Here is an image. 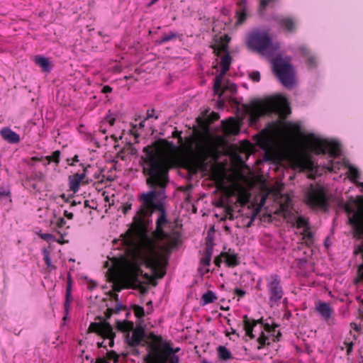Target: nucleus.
Returning <instances> with one entry per match:
<instances>
[{"instance_id": "1", "label": "nucleus", "mask_w": 363, "mask_h": 363, "mask_svg": "<svg viewBox=\"0 0 363 363\" xmlns=\"http://www.w3.org/2000/svg\"><path fill=\"white\" fill-rule=\"evenodd\" d=\"M172 245L171 235L163 228H155L152 238L145 235L140 242V259L157 278H163L166 274Z\"/></svg>"}, {"instance_id": "2", "label": "nucleus", "mask_w": 363, "mask_h": 363, "mask_svg": "<svg viewBox=\"0 0 363 363\" xmlns=\"http://www.w3.org/2000/svg\"><path fill=\"white\" fill-rule=\"evenodd\" d=\"M143 152L145 156L141 158L144 163L143 172L147 176V184L153 189H165L169 183L170 160L159 152L157 147L146 146Z\"/></svg>"}, {"instance_id": "3", "label": "nucleus", "mask_w": 363, "mask_h": 363, "mask_svg": "<svg viewBox=\"0 0 363 363\" xmlns=\"http://www.w3.org/2000/svg\"><path fill=\"white\" fill-rule=\"evenodd\" d=\"M186 143L190 153L182 157V167L192 174L206 170V160L215 156L213 140H207L201 132L196 131L195 135L186 138Z\"/></svg>"}, {"instance_id": "4", "label": "nucleus", "mask_w": 363, "mask_h": 363, "mask_svg": "<svg viewBox=\"0 0 363 363\" xmlns=\"http://www.w3.org/2000/svg\"><path fill=\"white\" fill-rule=\"evenodd\" d=\"M155 197L156 193L153 191L143 194L141 196L140 199L142 201V205L133 217V223L130 228L120 236L121 243L124 247H133L135 244V237L146 233L148 226V220L147 218L151 216L156 208L154 202Z\"/></svg>"}, {"instance_id": "5", "label": "nucleus", "mask_w": 363, "mask_h": 363, "mask_svg": "<svg viewBox=\"0 0 363 363\" xmlns=\"http://www.w3.org/2000/svg\"><path fill=\"white\" fill-rule=\"evenodd\" d=\"M245 111L250 114L252 120L257 121L261 116L268 113H278L284 118L291 111L287 99L282 96H278L265 101H253L250 104L244 106Z\"/></svg>"}, {"instance_id": "6", "label": "nucleus", "mask_w": 363, "mask_h": 363, "mask_svg": "<svg viewBox=\"0 0 363 363\" xmlns=\"http://www.w3.org/2000/svg\"><path fill=\"white\" fill-rule=\"evenodd\" d=\"M303 140L311 151L315 155L328 154L332 157H336L340 152L338 143L320 138L313 133L303 135Z\"/></svg>"}, {"instance_id": "7", "label": "nucleus", "mask_w": 363, "mask_h": 363, "mask_svg": "<svg viewBox=\"0 0 363 363\" xmlns=\"http://www.w3.org/2000/svg\"><path fill=\"white\" fill-rule=\"evenodd\" d=\"M179 347L172 348L169 345L163 349L158 345H152L150 351L144 358L145 363H179V358L176 355Z\"/></svg>"}, {"instance_id": "8", "label": "nucleus", "mask_w": 363, "mask_h": 363, "mask_svg": "<svg viewBox=\"0 0 363 363\" xmlns=\"http://www.w3.org/2000/svg\"><path fill=\"white\" fill-rule=\"evenodd\" d=\"M138 258L141 262L140 264L135 260L125 259L123 261V273L125 279L133 285L140 284L141 282L139 279V277L141 275L145 279H148L151 284L155 286L157 284L155 279L158 278L155 276L154 273H152V276H150L147 273L143 274L140 267V265L143 264L140 259V252L138 255ZM143 264H145L143 263ZM152 272H153L152 271Z\"/></svg>"}, {"instance_id": "9", "label": "nucleus", "mask_w": 363, "mask_h": 363, "mask_svg": "<svg viewBox=\"0 0 363 363\" xmlns=\"http://www.w3.org/2000/svg\"><path fill=\"white\" fill-rule=\"evenodd\" d=\"M246 44L250 50L259 53H262L270 48L274 50L279 48L278 43L272 44V39L268 33L257 30L251 32L247 35Z\"/></svg>"}, {"instance_id": "10", "label": "nucleus", "mask_w": 363, "mask_h": 363, "mask_svg": "<svg viewBox=\"0 0 363 363\" xmlns=\"http://www.w3.org/2000/svg\"><path fill=\"white\" fill-rule=\"evenodd\" d=\"M231 57L229 52H227L221 57L220 66L221 71L220 73L216 76L214 79V84H213V91L215 95H218V97H221V96L224 94V92L227 90H229L231 93L236 91L237 86L235 84H225L222 86V81L223 76L225 73L229 70L230 66L231 64Z\"/></svg>"}, {"instance_id": "11", "label": "nucleus", "mask_w": 363, "mask_h": 363, "mask_svg": "<svg viewBox=\"0 0 363 363\" xmlns=\"http://www.w3.org/2000/svg\"><path fill=\"white\" fill-rule=\"evenodd\" d=\"M266 291L271 305H279L284 294L280 277L271 274L264 277Z\"/></svg>"}, {"instance_id": "12", "label": "nucleus", "mask_w": 363, "mask_h": 363, "mask_svg": "<svg viewBox=\"0 0 363 363\" xmlns=\"http://www.w3.org/2000/svg\"><path fill=\"white\" fill-rule=\"evenodd\" d=\"M126 328H123L124 330H132V333H128L125 336V342L132 349L131 352L133 354L137 355L139 354L138 350L136 348L138 346H144L147 341L145 340V331L141 326H137L133 328V322L125 323Z\"/></svg>"}, {"instance_id": "13", "label": "nucleus", "mask_w": 363, "mask_h": 363, "mask_svg": "<svg viewBox=\"0 0 363 363\" xmlns=\"http://www.w3.org/2000/svg\"><path fill=\"white\" fill-rule=\"evenodd\" d=\"M306 202L312 208L327 209L328 201L324 188L320 186L312 187L306 193Z\"/></svg>"}, {"instance_id": "14", "label": "nucleus", "mask_w": 363, "mask_h": 363, "mask_svg": "<svg viewBox=\"0 0 363 363\" xmlns=\"http://www.w3.org/2000/svg\"><path fill=\"white\" fill-rule=\"evenodd\" d=\"M274 71L281 84L286 87H291L294 84V70L292 66L282 60H274Z\"/></svg>"}, {"instance_id": "15", "label": "nucleus", "mask_w": 363, "mask_h": 363, "mask_svg": "<svg viewBox=\"0 0 363 363\" xmlns=\"http://www.w3.org/2000/svg\"><path fill=\"white\" fill-rule=\"evenodd\" d=\"M87 332L95 333L100 335L103 339L108 340V346L110 347H113L116 333L113 332L111 324L106 320L101 323H91L88 328Z\"/></svg>"}, {"instance_id": "16", "label": "nucleus", "mask_w": 363, "mask_h": 363, "mask_svg": "<svg viewBox=\"0 0 363 363\" xmlns=\"http://www.w3.org/2000/svg\"><path fill=\"white\" fill-rule=\"evenodd\" d=\"M357 206V209L354 212V215L349 218V223L358 233H363V196H359L354 201Z\"/></svg>"}, {"instance_id": "17", "label": "nucleus", "mask_w": 363, "mask_h": 363, "mask_svg": "<svg viewBox=\"0 0 363 363\" xmlns=\"http://www.w3.org/2000/svg\"><path fill=\"white\" fill-rule=\"evenodd\" d=\"M274 21L288 33H293L296 30L298 21L294 16H277L274 17Z\"/></svg>"}, {"instance_id": "18", "label": "nucleus", "mask_w": 363, "mask_h": 363, "mask_svg": "<svg viewBox=\"0 0 363 363\" xmlns=\"http://www.w3.org/2000/svg\"><path fill=\"white\" fill-rule=\"evenodd\" d=\"M80 165L83 168V172L82 174L76 173L69 176L68 178L69 191H72L74 194L78 192L81 183H88L84 182V179L86 177L88 168L90 167V165L88 164L85 166L84 164H81Z\"/></svg>"}, {"instance_id": "19", "label": "nucleus", "mask_w": 363, "mask_h": 363, "mask_svg": "<svg viewBox=\"0 0 363 363\" xmlns=\"http://www.w3.org/2000/svg\"><path fill=\"white\" fill-rule=\"evenodd\" d=\"M315 311L328 324L333 323L335 311L328 303L318 301L315 303Z\"/></svg>"}, {"instance_id": "20", "label": "nucleus", "mask_w": 363, "mask_h": 363, "mask_svg": "<svg viewBox=\"0 0 363 363\" xmlns=\"http://www.w3.org/2000/svg\"><path fill=\"white\" fill-rule=\"evenodd\" d=\"M237 9L235 11V17L237 18L235 24L240 26L243 24L247 18V0H239L236 3Z\"/></svg>"}, {"instance_id": "21", "label": "nucleus", "mask_w": 363, "mask_h": 363, "mask_svg": "<svg viewBox=\"0 0 363 363\" xmlns=\"http://www.w3.org/2000/svg\"><path fill=\"white\" fill-rule=\"evenodd\" d=\"M223 129L226 135H236L240 133V125L233 118L223 122Z\"/></svg>"}, {"instance_id": "22", "label": "nucleus", "mask_w": 363, "mask_h": 363, "mask_svg": "<svg viewBox=\"0 0 363 363\" xmlns=\"http://www.w3.org/2000/svg\"><path fill=\"white\" fill-rule=\"evenodd\" d=\"M262 318L256 320L254 319H250L247 317V315H245L243 316V325L246 335L248 336L250 339H253L255 337V335L252 333L253 328L257 325V323L262 324Z\"/></svg>"}, {"instance_id": "23", "label": "nucleus", "mask_w": 363, "mask_h": 363, "mask_svg": "<svg viewBox=\"0 0 363 363\" xmlns=\"http://www.w3.org/2000/svg\"><path fill=\"white\" fill-rule=\"evenodd\" d=\"M298 50L301 54L306 58V63L308 68H315L318 65V60L315 56L311 55V50L306 45H301Z\"/></svg>"}, {"instance_id": "24", "label": "nucleus", "mask_w": 363, "mask_h": 363, "mask_svg": "<svg viewBox=\"0 0 363 363\" xmlns=\"http://www.w3.org/2000/svg\"><path fill=\"white\" fill-rule=\"evenodd\" d=\"M2 138L10 143H17L20 141V136L9 128H4L0 130Z\"/></svg>"}, {"instance_id": "25", "label": "nucleus", "mask_w": 363, "mask_h": 363, "mask_svg": "<svg viewBox=\"0 0 363 363\" xmlns=\"http://www.w3.org/2000/svg\"><path fill=\"white\" fill-rule=\"evenodd\" d=\"M294 162L298 167L302 169L311 170L313 167V162L311 157L307 155L296 157Z\"/></svg>"}, {"instance_id": "26", "label": "nucleus", "mask_w": 363, "mask_h": 363, "mask_svg": "<svg viewBox=\"0 0 363 363\" xmlns=\"http://www.w3.org/2000/svg\"><path fill=\"white\" fill-rule=\"evenodd\" d=\"M108 272V281L113 283V291L120 292L123 289V286L118 281L117 273L111 269H109Z\"/></svg>"}, {"instance_id": "27", "label": "nucleus", "mask_w": 363, "mask_h": 363, "mask_svg": "<svg viewBox=\"0 0 363 363\" xmlns=\"http://www.w3.org/2000/svg\"><path fill=\"white\" fill-rule=\"evenodd\" d=\"M221 255L224 258L225 262L228 267H234L239 264L238 257L236 254L225 252L223 253Z\"/></svg>"}, {"instance_id": "28", "label": "nucleus", "mask_w": 363, "mask_h": 363, "mask_svg": "<svg viewBox=\"0 0 363 363\" xmlns=\"http://www.w3.org/2000/svg\"><path fill=\"white\" fill-rule=\"evenodd\" d=\"M35 62L42 68V70L45 72H49L51 70L50 62L48 58L43 56H36Z\"/></svg>"}, {"instance_id": "29", "label": "nucleus", "mask_w": 363, "mask_h": 363, "mask_svg": "<svg viewBox=\"0 0 363 363\" xmlns=\"http://www.w3.org/2000/svg\"><path fill=\"white\" fill-rule=\"evenodd\" d=\"M218 355L220 359L227 361L233 359L230 351L225 346L220 345L217 348Z\"/></svg>"}, {"instance_id": "30", "label": "nucleus", "mask_w": 363, "mask_h": 363, "mask_svg": "<svg viewBox=\"0 0 363 363\" xmlns=\"http://www.w3.org/2000/svg\"><path fill=\"white\" fill-rule=\"evenodd\" d=\"M347 174L350 180L352 182H356V181L360 177V172L359 169L351 164L347 166Z\"/></svg>"}, {"instance_id": "31", "label": "nucleus", "mask_w": 363, "mask_h": 363, "mask_svg": "<svg viewBox=\"0 0 363 363\" xmlns=\"http://www.w3.org/2000/svg\"><path fill=\"white\" fill-rule=\"evenodd\" d=\"M201 299L203 302V304L206 305L214 302L217 299V297L212 291H208L206 293L203 294Z\"/></svg>"}, {"instance_id": "32", "label": "nucleus", "mask_w": 363, "mask_h": 363, "mask_svg": "<svg viewBox=\"0 0 363 363\" xmlns=\"http://www.w3.org/2000/svg\"><path fill=\"white\" fill-rule=\"evenodd\" d=\"M177 38V33L174 31H169L168 33L163 35L158 40L159 44H164L167 42L174 40Z\"/></svg>"}, {"instance_id": "33", "label": "nucleus", "mask_w": 363, "mask_h": 363, "mask_svg": "<svg viewBox=\"0 0 363 363\" xmlns=\"http://www.w3.org/2000/svg\"><path fill=\"white\" fill-rule=\"evenodd\" d=\"M71 278L70 276H68L67 283V288H66V301L65 303V309L67 310L68 307L69 306L70 299H71Z\"/></svg>"}, {"instance_id": "34", "label": "nucleus", "mask_w": 363, "mask_h": 363, "mask_svg": "<svg viewBox=\"0 0 363 363\" xmlns=\"http://www.w3.org/2000/svg\"><path fill=\"white\" fill-rule=\"evenodd\" d=\"M60 155L61 152L60 150H55L50 155L46 156L45 159L48 160V163L55 162L58 164L60 160Z\"/></svg>"}, {"instance_id": "35", "label": "nucleus", "mask_w": 363, "mask_h": 363, "mask_svg": "<svg viewBox=\"0 0 363 363\" xmlns=\"http://www.w3.org/2000/svg\"><path fill=\"white\" fill-rule=\"evenodd\" d=\"M257 342L259 344L257 349L261 350L266 345H269L268 337L264 335L263 332L261 333L259 337L257 338Z\"/></svg>"}, {"instance_id": "36", "label": "nucleus", "mask_w": 363, "mask_h": 363, "mask_svg": "<svg viewBox=\"0 0 363 363\" xmlns=\"http://www.w3.org/2000/svg\"><path fill=\"white\" fill-rule=\"evenodd\" d=\"M212 250L209 247L206 249L205 255L201 258V262L203 266L208 267L211 264Z\"/></svg>"}, {"instance_id": "37", "label": "nucleus", "mask_w": 363, "mask_h": 363, "mask_svg": "<svg viewBox=\"0 0 363 363\" xmlns=\"http://www.w3.org/2000/svg\"><path fill=\"white\" fill-rule=\"evenodd\" d=\"M213 49H214V52H216V55L217 56H219L220 52H224L225 54L228 52V46L224 42H221L218 45L217 48H215V46H214Z\"/></svg>"}, {"instance_id": "38", "label": "nucleus", "mask_w": 363, "mask_h": 363, "mask_svg": "<svg viewBox=\"0 0 363 363\" xmlns=\"http://www.w3.org/2000/svg\"><path fill=\"white\" fill-rule=\"evenodd\" d=\"M167 223L165 213L162 211L156 222V228H163V226Z\"/></svg>"}, {"instance_id": "39", "label": "nucleus", "mask_w": 363, "mask_h": 363, "mask_svg": "<svg viewBox=\"0 0 363 363\" xmlns=\"http://www.w3.org/2000/svg\"><path fill=\"white\" fill-rule=\"evenodd\" d=\"M133 311L134 313V315L138 318H143L145 316V310L143 307L138 306V305H134L133 306Z\"/></svg>"}, {"instance_id": "40", "label": "nucleus", "mask_w": 363, "mask_h": 363, "mask_svg": "<svg viewBox=\"0 0 363 363\" xmlns=\"http://www.w3.org/2000/svg\"><path fill=\"white\" fill-rule=\"evenodd\" d=\"M296 225L297 228H306V230L308 229V223L307 220H306L302 216H298L296 220Z\"/></svg>"}, {"instance_id": "41", "label": "nucleus", "mask_w": 363, "mask_h": 363, "mask_svg": "<svg viewBox=\"0 0 363 363\" xmlns=\"http://www.w3.org/2000/svg\"><path fill=\"white\" fill-rule=\"evenodd\" d=\"M43 257H44V261H45V264L47 265V267L48 268L53 267V265L51 263V259H50V252L47 249L45 248V249L43 250Z\"/></svg>"}, {"instance_id": "42", "label": "nucleus", "mask_w": 363, "mask_h": 363, "mask_svg": "<svg viewBox=\"0 0 363 363\" xmlns=\"http://www.w3.org/2000/svg\"><path fill=\"white\" fill-rule=\"evenodd\" d=\"M276 1L277 0H259V11L260 12L264 11L270 3Z\"/></svg>"}, {"instance_id": "43", "label": "nucleus", "mask_w": 363, "mask_h": 363, "mask_svg": "<svg viewBox=\"0 0 363 363\" xmlns=\"http://www.w3.org/2000/svg\"><path fill=\"white\" fill-rule=\"evenodd\" d=\"M119 356L117 354V353L113 350L108 351L107 352L106 356V360L108 362V360L113 359L114 363H116L118 362Z\"/></svg>"}, {"instance_id": "44", "label": "nucleus", "mask_w": 363, "mask_h": 363, "mask_svg": "<svg viewBox=\"0 0 363 363\" xmlns=\"http://www.w3.org/2000/svg\"><path fill=\"white\" fill-rule=\"evenodd\" d=\"M250 79L254 82H258L260 81L261 76L258 71H253L249 74Z\"/></svg>"}, {"instance_id": "45", "label": "nucleus", "mask_w": 363, "mask_h": 363, "mask_svg": "<svg viewBox=\"0 0 363 363\" xmlns=\"http://www.w3.org/2000/svg\"><path fill=\"white\" fill-rule=\"evenodd\" d=\"M45 175L43 172H34L31 174L30 179H35L39 182H43L45 180Z\"/></svg>"}, {"instance_id": "46", "label": "nucleus", "mask_w": 363, "mask_h": 363, "mask_svg": "<svg viewBox=\"0 0 363 363\" xmlns=\"http://www.w3.org/2000/svg\"><path fill=\"white\" fill-rule=\"evenodd\" d=\"M343 343L346 347L347 354L348 355L350 354L353 350V342L352 341H347V340H345Z\"/></svg>"}, {"instance_id": "47", "label": "nucleus", "mask_w": 363, "mask_h": 363, "mask_svg": "<svg viewBox=\"0 0 363 363\" xmlns=\"http://www.w3.org/2000/svg\"><path fill=\"white\" fill-rule=\"evenodd\" d=\"M154 118L155 120L158 118V116L155 115V110L154 108L147 110L145 120Z\"/></svg>"}, {"instance_id": "48", "label": "nucleus", "mask_w": 363, "mask_h": 363, "mask_svg": "<svg viewBox=\"0 0 363 363\" xmlns=\"http://www.w3.org/2000/svg\"><path fill=\"white\" fill-rule=\"evenodd\" d=\"M172 136L173 138H178V142L179 144H182L183 143V139H182V131H179L177 130H175L172 132Z\"/></svg>"}, {"instance_id": "49", "label": "nucleus", "mask_w": 363, "mask_h": 363, "mask_svg": "<svg viewBox=\"0 0 363 363\" xmlns=\"http://www.w3.org/2000/svg\"><path fill=\"white\" fill-rule=\"evenodd\" d=\"M40 237L45 241H51L54 240V236L50 233H41L40 234Z\"/></svg>"}, {"instance_id": "50", "label": "nucleus", "mask_w": 363, "mask_h": 363, "mask_svg": "<svg viewBox=\"0 0 363 363\" xmlns=\"http://www.w3.org/2000/svg\"><path fill=\"white\" fill-rule=\"evenodd\" d=\"M277 325H271L269 323L264 324V329L265 331L268 333H271L275 330V328L277 327Z\"/></svg>"}, {"instance_id": "51", "label": "nucleus", "mask_w": 363, "mask_h": 363, "mask_svg": "<svg viewBox=\"0 0 363 363\" xmlns=\"http://www.w3.org/2000/svg\"><path fill=\"white\" fill-rule=\"evenodd\" d=\"M67 222L64 218H59L56 222V225L58 228H62L66 225Z\"/></svg>"}, {"instance_id": "52", "label": "nucleus", "mask_w": 363, "mask_h": 363, "mask_svg": "<svg viewBox=\"0 0 363 363\" xmlns=\"http://www.w3.org/2000/svg\"><path fill=\"white\" fill-rule=\"evenodd\" d=\"M234 294L239 298H242L245 295L246 292L241 289L236 288L234 290Z\"/></svg>"}, {"instance_id": "53", "label": "nucleus", "mask_w": 363, "mask_h": 363, "mask_svg": "<svg viewBox=\"0 0 363 363\" xmlns=\"http://www.w3.org/2000/svg\"><path fill=\"white\" fill-rule=\"evenodd\" d=\"M220 118V116L218 113L216 112H211V113L210 114V121L211 122H213V121H217Z\"/></svg>"}, {"instance_id": "54", "label": "nucleus", "mask_w": 363, "mask_h": 363, "mask_svg": "<svg viewBox=\"0 0 363 363\" xmlns=\"http://www.w3.org/2000/svg\"><path fill=\"white\" fill-rule=\"evenodd\" d=\"M131 203H125L123 205V212L126 214L131 209Z\"/></svg>"}, {"instance_id": "55", "label": "nucleus", "mask_w": 363, "mask_h": 363, "mask_svg": "<svg viewBox=\"0 0 363 363\" xmlns=\"http://www.w3.org/2000/svg\"><path fill=\"white\" fill-rule=\"evenodd\" d=\"M113 312H114L113 309H112V308H107L106 310V311L104 312V315H105L106 318V319H109L111 317V315L113 313Z\"/></svg>"}, {"instance_id": "56", "label": "nucleus", "mask_w": 363, "mask_h": 363, "mask_svg": "<svg viewBox=\"0 0 363 363\" xmlns=\"http://www.w3.org/2000/svg\"><path fill=\"white\" fill-rule=\"evenodd\" d=\"M112 90L113 89L110 86L106 85L102 88L101 92L104 94H108V93H111L112 91Z\"/></svg>"}, {"instance_id": "57", "label": "nucleus", "mask_w": 363, "mask_h": 363, "mask_svg": "<svg viewBox=\"0 0 363 363\" xmlns=\"http://www.w3.org/2000/svg\"><path fill=\"white\" fill-rule=\"evenodd\" d=\"M136 128H137V125H133V127L130 129V132L131 135H134L135 138H138L139 136V135L137 133Z\"/></svg>"}, {"instance_id": "58", "label": "nucleus", "mask_w": 363, "mask_h": 363, "mask_svg": "<svg viewBox=\"0 0 363 363\" xmlns=\"http://www.w3.org/2000/svg\"><path fill=\"white\" fill-rule=\"evenodd\" d=\"M222 262H223V260H222V258L220 257H216L214 259V264L217 267H220V264L222 263Z\"/></svg>"}, {"instance_id": "59", "label": "nucleus", "mask_w": 363, "mask_h": 363, "mask_svg": "<svg viewBox=\"0 0 363 363\" xmlns=\"http://www.w3.org/2000/svg\"><path fill=\"white\" fill-rule=\"evenodd\" d=\"M109 296H110L111 298H112L115 301H118V295L117 292H116V291H110L109 292Z\"/></svg>"}, {"instance_id": "60", "label": "nucleus", "mask_w": 363, "mask_h": 363, "mask_svg": "<svg viewBox=\"0 0 363 363\" xmlns=\"http://www.w3.org/2000/svg\"><path fill=\"white\" fill-rule=\"evenodd\" d=\"M345 210L346 211V213H347L348 214H352V216L354 215V212H355L356 211L353 210L350 206H349L348 205H347L345 208Z\"/></svg>"}, {"instance_id": "61", "label": "nucleus", "mask_w": 363, "mask_h": 363, "mask_svg": "<svg viewBox=\"0 0 363 363\" xmlns=\"http://www.w3.org/2000/svg\"><path fill=\"white\" fill-rule=\"evenodd\" d=\"M64 216L68 218V219H72L74 217V214L71 212H69L67 211H64Z\"/></svg>"}, {"instance_id": "62", "label": "nucleus", "mask_w": 363, "mask_h": 363, "mask_svg": "<svg viewBox=\"0 0 363 363\" xmlns=\"http://www.w3.org/2000/svg\"><path fill=\"white\" fill-rule=\"evenodd\" d=\"M9 194H10L9 191H6V190L0 191V199L3 197H5V196L9 195Z\"/></svg>"}, {"instance_id": "63", "label": "nucleus", "mask_w": 363, "mask_h": 363, "mask_svg": "<svg viewBox=\"0 0 363 363\" xmlns=\"http://www.w3.org/2000/svg\"><path fill=\"white\" fill-rule=\"evenodd\" d=\"M147 306L150 308L147 309V313L150 314L152 311V301H149L147 303Z\"/></svg>"}, {"instance_id": "64", "label": "nucleus", "mask_w": 363, "mask_h": 363, "mask_svg": "<svg viewBox=\"0 0 363 363\" xmlns=\"http://www.w3.org/2000/svg\"><path fill=\"white\" fill-rule=\"evenodd\" d=\"M95 363H109L106 359L97 358Z\"/></svg>"}]
</instances>
